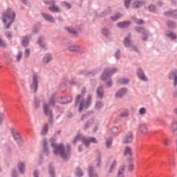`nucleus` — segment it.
Segmentation results:
<instances>
[{"instance_id": "46", "label": "nucleus", "mask_w": 177, "mask_h": 177, "mask_svg": "<svg viewBox=\"0 0 177 177\" xmlns=\"http://www.w3.org/2000/svg\"><path fill=\"white\" fill-rule=\"evenodd\" d=\"M139 112L140 115H144L146 114L147 110L145 108H141Z\"/></svg>"}, {"instance_id": "54", "label": "nucleus", "mask_w": 177, "mask_h": 177, "mask_svg": "<svg viewBox=\"0 0 177 177\" xmlns=\"http://www.w3.org/2000/svg\"><path fill=\"white\" fill-rule=\"evenodd\" d=\"M120 54H121V52H120V51L118 50V51L116 52L115 58H116L117 59H119Z\"/></svg>"}, {"instance_id": "61", "label": "nucleus", "mask_w": 177, "mask_h": 177, "mask_svg": "<svg viewBox=\"0 0 177 177\" xmlns=\"http://www.w3.org/2000/svg\"><path fill=\"white\" fill-rule=\"evenodd\" d=\"M34 176H35V177H38V173H37V171H35V173H34Z\"/></svg>"}, {"instance_id": "23", "label": "nucleus", "mask_w": 177, "mask_h": 177, "mask_svg": "<svg viewBox=\"0 0 177 177\" xmlns=\"http://www.w3.org/2000/svg\"><path fill=\"white\" fill-rule=\"evenodd\" d=\"M88 176H90V177H98L97 174L93 172V169L91 167H88Z\"/></svg>"}, {"instance_id": "47", "label": "nucleus", "mask_w": 177, "mask_h": 177, "mask_svg": "<svg viewBox=\"0 0 177 177\" xmlns=\"http://www.w3.org/2000/svg\"><path fill=\"white\" fill-rule=\"evenodd\" d=\"M21 58H22V53L21 52H19L18 55H17V60L18 62H19V60L21 59Z\"/></svg>"}, {"instance_id": "18", "label": "nucleus", "mask_w": 177, "mask_h": 177, "mask_svg": "<svg viewBox=\"0 0 177 177\" xmlns=\"http://www.w3.org/2000/svg\"><path fill=\"white\" fill-rule=\"evenodd\" d=\"M97 96L99 97V98H102L103 96H104V90H103V88L101 86V87H99L97 90Z\"/></svg>"}, {"instance_id": "3", "label": "nucleus", "mask_w": 177, "mask_h": 177, "mask_svg": "<svg viewBox=\"0 0 177 177\" xmlns=\"http://www.w3.org/2000/svg\"><path fill=\"white\" fill-rule=\"evenodd\" d=\"M50 106H55V97H51V98H50V100L48 101V104L44 103L43 104L44 114L46 116L49 117L50 121H52L53 113H52V111L49 109V107H50Z\"/></svg>"}, {"instance_id": "9", "label": "nucleus", "mask_w": 177, "mask_h": 177, "mask_svg": "<svg viewBox=\"0 0 177 177\" xmlns=\"http://www.w3.org/2000/svg\"><path fill=\"white\" fill-rule=\"evenodd\" d=\"M133 140V133L131 132H129L126 134V137H124V143H131Z\"/></svg>"}, {"instance_id": "40", "label": "nucleus", "mask_w": 177, "mask_h": 177, "mask_svg": "<svg viewBox=\"0 0 177 177\" xmlns=\"http://www.w3.org/2000/svg\"><path fill=\"white\" fill-rule=\"evenodd\" d=\"M102 107H103V104L102 102H97L95 104V108L99 109H102Z\"/></svg>"}, {"instance_id": "56", "label": "nucleus", "mask_w": 177, "mask_h": 177, "mask_svg": "<svg viewBox=\"0 0 177 177\" xmlns=\"http://www.w3.org/2000/svg\"><path fill=\"white\" fill-rule=\"evenodd\" d=\"M168 27H169V28L174 27V23L173 21L169 22L168 23Z\"/></svg>"}, {"instance_id": "17", "label": "nucleus", "mask_w": 177, "mask_h": 177, "mask_svg": "<svg viewBox=\"0 0 177 177\" xmlns=\"http://www.w3.org/2000/svg\"><path fill=\"white\" fill-rule=\"evenodd\" d=\"M124 156H131L132 150L131 148L129 147H126L123 151Z\"/></svg>"}, {"instance_id": "57", "label": "nucleus", "mask_w": 177, "mask_h": 177, "mask_svg": "<svg viewBox=\"0 0 177 177\" xmlns=\"http://www.w3.org/2000/svg\"><path fill=\"white\" fill-rule=\"evenodd\" d=\"M49 173L51 174V176L54 177V171L53 169L50 168L49 169Z\"/></svg>"}, {"instance_id": "24", "label": "nucleus", "mask_w": 177, "mask_h": 177, "mask_svg": "<svg viewBox=\"0 0 177 177\" xmlns=\"http://www.w3.org/2000/svg\"><path fill=\"white\" fill-rule=\"evenodd\" d=\"M12 136H14V139L17 142H19L21 140V137H20L19 134L17 131L12 132Z\"/></svg>"}, {"instance_id": "10", "label": "nucleus", "mask_w": 177, "mask_h": 177, "mask_svg": "<svg viewBox=\"0 0 177 177\" xmlns=\"http://www.w3.org/2000/svg\"><path fill=\"white\" fill-rule=\"evenodd\" d=\"M50 4L53 5V6L49 7V10L53 12H59V7L55 6V1L51 0V2L49 3Z\"/></svg>"}, {"instance_id": "48", "label": "nucleus", "mask_w": 177, "mask_h": 177, "mask_svg": "<svg viewBox=\"0 0 177 177\" xmlns=\"http://www.w3.org/2000/svg\"><path fill=\"white\" fill-rule=\"evenodd\" d=\"M163 143L165 147H167L169 145V139L168 138H164Z\"/></svg>"}, {"instance_id": "2", "label": "nucleus", "mask_w": 177, "mask_h": 177, "mask_svg": "<svg viewBox=\"0 0 177 177\" xmlns=\"http://www.w3.org/2000/svg\"><path fill=\"white\" fill-rule=\"evenodd\" d=\"M15 12L12 8H8L7 10L3 13V22L6 29L10 28L11 24L15 21Z\"/></svg>"}, {"instance_id": "37", "label": "nucleus", "mask_w": 177, "mask_h": 177, "mask_svg": "<svg viewBox=\"0 0 177 177\" xmlns=\"http://www.w3.org/2000/svg\"><path fill=\"white\" fill-rule=\"evenodd\" d=\"M66 98H62V101H60L61 104H67L72 101V98H69V101H66Z\"/></svg>"}, {"instance_id": "44", "label": "nucleus", "mask_w": 177, "mask_h": 177, "mask_svg": "<svg viewBox=\"0 0 177 177\" xmlns=\"http://www.w3.org/2000/svg\"><path fill=\"white\" fill-rule=\"evenodd\" d=\"M136 31L140 33H145L146 30H145L143 28H136Z\"/></svg>"}, {"instance_id": "27", "label": "nucleus", "mask_w": 177, "mask_h": 177, "mask_svg": "<svg viewBox=\"0 0 177 177\" xmlns=\"http://www.w3.org/2000/svg\"><path fill=\"white\" fill-rule=\"evenodd\" d=\"M129 82V79H120L118 80V83L122 84V85H125L126 84H128Z\"/></svg>"}, {"instance_id": "63", "label": "nucleus", "mask_w": 177, "mask_h": 177, "mask_svg": "<svg viewBox=\"0 0 177 177\" xmlns=\"http://www.w3.org/2000/svg\"><path fill=\"white\" fill-rule=\"evenodd\" d=\"M112 131H118V129H117V127H113V128H112Z\"/></svg>"}, {"instance_id": "62", "label": "nucleus", "mask_w": 177, "mask_h": 177, "mask_svg": "<svg viewBox=\"0 0 177 177\" xmlns=\"http://www.w3.org/2000/svg\"><path fill=\"white\" fill-rule=\"evenodd\" d=\"M86 88H83V89L82 90V94L86 93Z\"/></svg>"}, {"instance_id": "25", "label": "nucleus", "mask_w": 177, "mask_h": 177, "mask_svg": "<svg viewBox=\"0 0 177 177\" xmlns=\"http://www.w3.org/2000/svg\"><path fill=\"white\" fill-rule=\"evenodd\" d=\"M19 171L24 174V168H25V165L23 162L19 163Z\"/></svg>"}, {"instance_id": "50", "label": "nucleus", "mask_w": 177, "mask_h": 177, "mask_svg": "<svg viewBox=\"0 0 177 177\" xmlns=\"http://www.w3.org/2000/svg\"><path fill=\"white\" fill-rule=\"evenodd\" d=\"M134 21L137 24L141 25L144 24V21H142V19H134Z\"/></svg>"}, {"instance_id": "38", "label": "nucleus", "mask_w": 177, "mask_h": 177, "mask_svg": "<svg viewBox=\"0 0 177 177\" xmlns=\"http://www.w3.org/2000/svg\"><path fill=\"white\" fill-rule=\"evenodd\" d=\"M116 160H113V163H112L111 166V169L109 170V173L112 172V170L115 168V167L116 166Z\"/></svg>"}, {"instance_id": "14", "label": "nucleus", "mask_w": 177, "mask_h": 177, "mask_svg": "<svg viewBox=\"0 0 177 177\" xmlns=\"http://www.w3.org/2000/svg\"><path fill=\"white\" fill-rule=\"evenodd\" d=\"M125 166H121L118 169V177H124V171H125Z\"/></svg>"}, {"instance_id": "53", "label": "nucleus", "mask_w": 177, "mask_h": 177, "mask_svg": "<svg viewBox=\"0 0 177 177\" xmlns=\"http://www.w3.org/2000/svg\"><path fill=\"white\" fill-rule=\"evenodd\" d=\"M109 31L108 30H106V29H104V30H102V34H103L104 36H106L107 35H109Z\"/></svg>"}, {"instance_id": "45", "label": "nucleus", "mask_w": 177, "mask_h": 177, "mask_svg": "<svg viewBox=\"0 0 177 177\" xmlns=\"http://www.w3.org/2000/svg\"><path fill=\"white\" fill-rule=\"evenodd\" d=\"M66 30L68 31V32H70L72 35H75L76 32L73 28H66Z\"/></svg>"}, {"instance_id": "64", "label": "nucleus", "mask_w": 177, "mask_h": 177, "mask_svg": "<svg viewBox=\"0 0 177 177\" xmlns=\"http://www.w3.org/2000/svg\"><path fill=\"white\" fill-rule=\"evenodd\" d=\"M174 112L177 115V109H174Z\"/></svg>"}, {"instance_id": "52", "label": "nucleus", "mask_w": 177, "mask_h": 177, "mask_svg": "<svg viewBox=\"0 0 177 177\" xmlns=\"http://www.w3.org/2000/svg\"><path fill=\"white\" fill-rule=\"evenodd\" d=\"M6 35L8 38L10 39L12 37V35L10 32H6Z\"/></svg>"}, {"instance_id": "29", "label": "nucleus", "mask_w": 177, "mask_h": 177, "mask_svg": "<svg viewBox=\"0 0 177 177\" xmlns=\"http://www.w3.org/2000/svg\"><path fill=\"white\" fill-rule=\"evenodd\" d=\"M142 4H143L142 2H140V1H136V2L133 4V8H139V7H140Z\"/></svg>"}, {"instance_id": "4", "label": "nucleus", "mask_w": 177, "mask_h": 177, "mask_svg": "<svg viewBox=\"0 0 177 177\" xmlns=\"http://www.w3.org/2000/svg\"><path fill=\"white\" fill-rule=\"evenodd\" d=\"M77 141H81L86 147H88L90 142L97 143V139L94 137H91L90 139L87 140L84 137H82L80 135H78L75 138L73 143H76Z\"/></svg>"}, {"instance_id": "36", "label": "nucleus", "mask_w": 177, "mask_h": 177, "mask_svg": "<svg viewBox=\"0 0 177 177\" xmlns=\"http://www.w3.org/2000/svg\"><path fill=\"white\" fill-rule=\"evenodd\" d=\"M112 143V138H109V140H106V145L108 148H110Z\"/></svg>"}, {"instance_id": "12", "label": "nucleus", "mask_w": 177, "mask_h": 177, "mask_svg": "<svg viewBox=\"0 0 177 177\" xmlns=\"http://www.w3.org/2000/svg\"><path fill=\"white\" fill-rule=\"evenodd\" d=\"M131 22L130 21H123V22H119L118 23V26L120 28H126L130 26Z\"/></svg>"}, {"instance_id": "30", "label": "nucleus", "mask_w": 177, "mask_h": 177, "mask_svg": "<svg viewBox=\"0 0 177 177\" xmlns=\"http://www.w3.org/2000/svg\"><path fill=\"white\" fill-rule=\"evenodd\" d=\"M48 124H45V126L43 128L41 133L43 135H45L48 133Z\"/></svg>"}, {"instance_id": "13", "label": "nucleus", "mask_w": 177, "mask_h": 177, "mask_svg": "<svg viewBox=\"0 0 177 177\" xmlns=\"http://www.w3.org/2000/svg\"><path fill=\"white\" fill-rule=\"evenodd\" d=\"M173 77H174V86H176V85H177V71L170 73L169 78L172 79Z\"/></svg>"}, {"instance_id": "21", "label": "nucleus", "mask_w": 177, "mask_h": 177, "mask_svg": "<svg viewBox=\"0 0 177 177\" xmlns=\"http://www.w3.org/2000/svg\"><path fill=\"white\" fill-rule=\"evenodd\" d=\"M22 46L24 47H26L28 46L29 44V39L28 37H24L22 39V41H21Z\"/></svg>"}, {"instance_id": "55", "label": "nucleus", "mask_w": 177, "mask_h": 177, "mask_svg": "<svg viewBox=\"0 0 177 177\" xmlns=\"http://www.w3.org/2000/svg\"><path fill=\"white\" fill-rule=\"evenodd\" d=\"M149 10L151 12H154L155 11V7L153 6H149Z\"/></svg>"}, {"instance_id": "41", "label": "nucleus", "mask_w": 177, "mask_h": 177, "mask_svg": "<svg viewBox=\"0 0 177 177\" xmlns=\"http://www.w3.org/2000/svg\"><path fill=\"white\" fill-rule=\"evenodd\" d=\"M62 6L66 7V8H68V9L71 8V4H68V3H66V2H62Z\"/></svg>"}, {"instance_id": "15", "label": "nucleus", "mask_w": 177, "mask_h": 177, "mask_svg": "<svg viewBox=\"0 0 177 177\" xmlns=\"http://www.w3.org/2000/svg\"><path fill=\"white\" fill-rule=\"evenodd\" d=\"M127 90L126 88H122L119 90L118 92L116 93L115 96L117 97H122L127 93Z\"/></svg>"}, {"instance_id": "8", "label": "nucleus", "mask_w": 177, "mask_h": 177, "mask_svg": "<svg viewBox=\"0 0 177 177\" xmlns=\"http://www.w3.org/2000/svg\"><path fill=\"white\" fill-rule=\"evenodd\" d=\"M138 131L142 136H147L149 132V129L147 124H140L138 126Z\"/></svg>"}, {"instance_id": "42", "label": "nucleus", "mask_w": 177, "mask_h": 177, "mask_svg": "<svg viewBox=\"0 0 177 177\" xmlns=\"http://www.w3.org/2000/svg\"><path fill=\"white\" fill-rule=\"evenodd\" d=\"M0 46L3 48L6 46V44L4 42L1 37H0Z\"/></svg>"}, {"instance_id": "22", "label": "nucleus", "mask_w": 177, "mask_h": 177, "mask_svg": "<svg viewBox=\"0 0 177 177\" xmlns=\"http://www.w3.org/2000/svg\"><path fill=\"white\" fill-rule=\"evenodd\" d=\"M52 60V55L50 54H46L44 57V62L45 63H48Z\"/></svg>"}, {"instance_id": "32", "label": "nucleus", "mask_w": 177, "mask_h": 177, "mask_svg": "<svg viewBox=\"0 0 177 177\" xmlns=\"http://www.w3.org/2000/svg\"><path fill=\"white\" fill-rule=\"evenodd\" d=\"M75 173L76 176L78 177H82L83 176L82 171L79 168L76 169Z\"/></svg>"}, {"instance_id": "20", "label": "nucleus", "mask_w": 177, "mask_h": 177, "mask_svg": "<svg viewBox=\"0 0 177 177\" xmlns=\"http://www.w3.org/2000/svg\"><path fill=\"white\" fill-rule=\"evenodd\" d=\"M171 130L173 133L177 135V121H174L171 124Z\"/></svg>"}, {"instance_id": "6", "label": "nucleus", "mask_w": 177, "mask_h": 177, "mask_svg": "<svg viewBox=\"0 0 177 177\" xmlns=\"http://www.w3.org/2000/svg\"><path fill=\"white\" fill-rule=\"evenodd\" d=\"M117 69L116 68H106L105 69L104 73H103L102 76H101V80H106L107 79H109L111 75H113L114 73H116Z\"/></svg>"}, {"instance_id": "39", "label": "nucleus", "mask_w": 177, "mask_h": 177, "mask_svg": "<svg viewBox=\"0 0 177 177\" xmlns=\"http://www.w3.org/2000/svg\"><path fill=\"white\" fill-rule=\"evenodd\" d=\"M43 144H44V151H47V145H48V140L46 139H44L43 140Z\"/></svg>"}, {"instance_id": "11", "label": "nucleus", "mask_w": 177, "mask_h": 177, "mask_svg": "<svg viewBox=\"0 0 177 177\" xmlns=\"http://www.w3.org/2000/svg\"><path fill=\"white\" fill-rule=\"evenodd\" d=\"M137 75H138V77H140L141 80L145 82L147 81L146 76L144 75L143 71L140 68H138L137 71Z\"/></svg>"}, {"instance_id": "5", "label": "nucleus", "mask_w": 177, "mask_h": 177, "mask_svg": "<svg viewBox=\"0 0 177 177\" xmlns=\"http://www.w3.org/2000/svg\"><path fill=\"white\" fill-rule=\"evenodd\" d=\"M38 80H39V75L37 73L33 74L32 83L30 84V88H31V91L35 93H37L38 89Z\"/></svg>"}, {"instance_id": "43", "label": "nucleus", "mask_w": 177, "mask_h": 177, "mask_svg": "<svg viewBox=\"0 0 177 177\" xmlns=\"http://www.w3.org/2000/svg\"><path fill=\"white\" fill-rule=\"evenodd\" d=\"M29 56H30V50L29 49L25 50V52H24L25 58H28Z\"/></svg>"}, {"instance_id": "58", "label": "nucleus", "mask_w": 177, "mask_h": 177, "mask_svg": "<svg viewBox=\"0 0 177 177\" xmlns=\"http://www.w3.org/2000/svg\"><path fill=\"white\" fill-rule=\"evenodd\" d=\"M80 95H78L77 97H76V105L78 104L79 100L80 98Z\"/></svg>"}, {"instance_id": "51", "label": "nucleus", "mask_w": 177, "mask_h": 177, "mask_svg": "<svg viewBox=\"0 0 177 177\" xmlns=\"http://www.w3.org/2000/svg\"><path fill=\"white\" fill-rule=\"evenodd\" d=\"M4 113H0V124H2L3 120L4 119Z\"/></svg>"}, {"instance_id": "49", "label": "nucleus", "mask_w": 177, "mask_h": 177, "mask_svg": "<svg viewBox=\"0 0 177 177\" xmlns=\"http://www.w3.org/2000/svg\"><path fill=\"white\" fill-rule=\"evenodd\" d=\"M131 0H124V6H126V8H129V4Z\"/></svg>"}, {"instance_id": "35", "label": "nucleus", "mask_w": 177, "mask_h": 177, "mask_svg": "<svg viewBox=\"0 0 177 177\" xmlns=\"http://www.w3.org/2000/svg\"><path fill=\"white\" fill-rule=\"evenodd\" d=\"M167 37L171 38V39H175L177 38L176 35L173 32H170L169 34H168Z\"/></svg>"}, {"instance_id": "26", "label": "nucleus", "mask_w": 177, "mask_h": 177, "mask_svg": "<svg viewBox=\"0 0 177 177\" xmlns=\"http://www.w3.org/2000/svg\"><path fill=\"white\" fill-rule=\"evenodd\" d=\"M124 46H126L127 48H129L130 46L131 43H130L129 37L124 38Z\"/></svg>"}, {"instance_id": "19", "label": "nucleus", "mask_w": 177, "mask_h": 177, "mask_svg": "<svg viewBox=\"0 0 177 177\" xmlns=\"http://www.w3.org/2000/svg\"><path fill=\"white\" fill-rule=\"evenodd\" d=\"M37 44H39V45H40L41 46V48H44V49L47 48L46 44L44 42V38L43 37L39 38V41H37Z\"/></svg>"}, {"instance_id": "28", "label": "nucleus", "mask_w": 177, "mask_h": 177, "mask_svg": "<svg viewBox=\"0 0 177 177\" xmlns=\"http://www.w3.org/2000/svg\"><path fill=\"white\" fill-rule=\"evenodd\" d=\"M68 50L70 51H77L79 50V48L77 46L71 45L68 46Z\"/></svg>"}, {"instance_id": "16", "label": "nucleus", "mask_w": 177, "mask_h": 177, "mask_svg": "<svg viewBox=\"0 0 177 177\" xmlns=\"http://www.w3.org/2000/svg\"><path fill=\"white\" fill-rule=\"evenodd\" d=\"M42 15H43L44 18L46 20H47L48 21L51 22V23L55 22V19L53 18V17L51 15H49L48 14H44V13H42Z\"/></svg>"}, {"instance_id": "59", "label": "nucleus", "mask_w": 177, "mask_h": 177, "mask_svg": "<svg viewBox=\"0 0 177 177\" xmlns=\"http://www.w3.org/2000/svg\"><path fill=\"white\" fill-rule=\"evenodd\" d=\"M111 85H112V82L111 81L107 82V86L109 87H110Z\"/></svg>"}, {"instance_id": "33", "label": "nucleus", "mask_w": 177, "mask_h": 177, "mask_svg": "<svg viewBox=\"0 0 177 177\" xmlns=\"http://www.w3.org/2000/svg\"><path fill=\"white\" fill-rule=\"evenodd\" d=\"M135 169V165L133 164H130L128 167V171L131 172H133Z\"/></svg>"}, {"instance_id": "31", "label": "nucleus", "mask_w": 177, "mask_h": 177, "mask_svg": "<svg viewBox=\"0 0 177 177\" xmlns=\"http://www.w3.org/2000/svg\"><path fill=\"white\" fill-rule=\"evenodd\" d=\"M129 111L127 110L124 111L123 113H120L121 118H127L129 116Z\"/></svg>"}, {"instance_id": "60", "label": "nucleus", "mask_w": 177, "mask_h": 177, "mask_svg": "<svg viewBox=\"0 0 177 177\" xmlns=\"http://www.w3.org/2000/svg\"><path fill=\"white\" fill-rule=\"evenodd\" d=\"M144 35H145V37H143V40L144 41H146L147 39V35L146 34H144Z\"/></svg>"}, {"instance_id": "7", "label": "nucleus", "mask_w": 177, "mask_h": 177, "mask_svg": "<svg viewBox=\"0 0 177 177\" xmlns=\"http://www.w3.org/2000/svg\"><path fill=\"white\" fill-rule=\"evenodd\" d=\"M91 100H92V95H88V97H87V100L85 102V104H84V101H81L80 104V109H79L80 112H81L84 108L87 109L90 106V105L91 104Z\"/></svg>"}, {"instance_id": "34", "label": "nucleus", "mask_w": 177, "mask_h": 177, "mask_svg": "<svg viewBox=\"0 0 177 177\" xmlns=\"http://www.w3.org/2000/svg\"><path fill=\"white\" fill-rule=\"evenodd\" d=\"M122 15L120 14L116 15L115 16L111 17V20L113 21H117L119 18H121Z\"/></svg>"}, {"instance_id": "1", "label": "nucleus", "mask_w": 177, "mask_h": 177, "mask_svg": "<svg viewBox=\"0 0 177 177\" xmlns=\"http://www.w3.org/2000/svg\"><path fill=\"white\" fill-rule=\"evenodd\" d=\"M50 142H51V147L55 148L53 152L55 156H59H59H61L64 159H66L68 157L71 150L68 145H67V149L65 150L62 144L57 145L55 143V139L54 138H51V139H50Z\"/></svg>"}]
</instances>
